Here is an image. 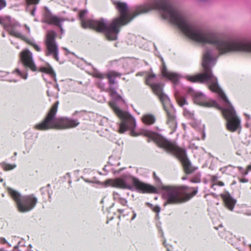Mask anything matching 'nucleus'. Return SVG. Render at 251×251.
Masks as SVG:
<instances>
[{
	"label": "nucleus",
	"mask_w": 251,
	"mask_h": 251,
	"mask_svg": "<svg viewBox=\"0 0 251 251\" xmlns=\"http://www.w3.org/2000/svg\"><path fill=\"white\" fill-rule=\"evenodd\" d=\"M25 27L27 30V31L28 33H29L30 32V29L28 27H27L26 25H25Z\"/></svg>",
	"instance_id": "obj_44"
},
{
	"label": "nucleus",
	"mask_w": 251,
	"mask_h": 251,
	"mask_svg": "<svg viewBox=\"0 0 251 251\" xmlns=\"http://www.w3.org/2000/svg\"><path fill=\"white\" fill-rule=\"evenodd\" d=\"M59 103V101L57 100L52 105L44 120L34 126V129L39 130H47L50 129H63L74 128L79 125V122L77 120L67 117H56Z\"/></svg>",
	"instance_id": "obj_4"
},
{
	"label": "nucleus",
	"mask_w": 251,
	"mask_h": 251,
	"mask_svg": "<svg viewBox=\"0 0 251 251\" xmlns=\"http://www.w3.org/2000/svg\"><path fill=\"white\" fill-rule=\"evenodd\" d=\"M191 182H192L193 183H200L201 182L200 176H196V177H195L194 178L192 179L191 180Z\"/></svg>",
	"instance_id": "obj_28"
},
{
	"label": "nucleus",
	"mask_w": 251,
	"mask_h": 251,
	"mask_svg": "<svg viewBox=\"0 0 251 251\" xmlns=\"http://www.w3.org/2000/svg\"><path fill=\"white\" fill-rule=\"evenodd\" d=\"M172 246L170 245V246H169V245L167 246L166 248V249H167V251H173V250H172Z\"/></svg>",
	"instance_id": "obj_38"
},
{
	"label": "nucleus",
	"mask_w": 251,
	"mask_h": 251,
	"mask_svg": "<svg viewBox=\"0 0 251 251\" xmlns=\"http://www.w3.org/2000/svg\"><path fill=\"white\" fill-rule=\"evenodd\" d=\"M142 120L145 124L151 125L155 122L156 118L153 114H147L142 117Z\"/></svg>",
	"instance_id": "obj_18"
},
{
	"label": "nucleus",
	"mask_w": 251,
	"mask_h": 251,
	"mask_svg": "<svg viewBox=\"0 0 251 251\" xmlns=\"http://www.w3.org/2000/svg\"><path fill=\"white\" fill-rule=\"evenodd\" d=\"M7 244L8 245V246H11V244H10L9 242H8V243H7Z\"/></svg>",
	"instance_id": "obj_55"
},
{
	"label": "nucleus",
	"mask_w": 251,
	"mask_h": 251,
	"mask_svg": "<svg viewBox=\"0 0 251 251\" xmlns=\"http://www.w3.org/2000/svg\"><path fill=\"white\" fill-rule=\"evenodd\" d=\"M205 95H194V102L201 106L211 107H214L222 110V114L226 120V126L228 130L234 132L241 126V120L237 116L236 111L229 100L226 95H219L220 99L224 103L225 107L221 108L215 100H203V96Z\"/></svg>",
	"instance_id": "obj_2"
},
{
	"label": "nucleus",
	"mask_w": 251,
	"mask_h": 251,
	"mask_svg": "<svg viewBox=\"0 0 251 251\" xmlns=\"http://www.w3.org/2000/svg\"><path fill=\"white\" fill-rule=\"evenodd\" d=\"M218 178V177L217 176H213L211 178V181L214 183H216L217 181V179Z\"/></svg>",
	"instance_id": "obj_34"
},
{
	"label": "nucleus",
	"mask_w": 251,
	"mask_h": 251,
	"mask_svg": "<svg viewBox=\"0 0 251 251\" xmlns=\"http://www.w3.org/2000/svg\"><path fill=\"white\" fill-rule=\"evenodd\" d=\"M40 0H26L27 4H36L38 3Z\"/></svg>",
	"instance_id": "obj_29"
},
{
	"label": "nucleus",
	"mask_w": 251,
	"mask_h": 251,
	"mask_svg": "<svg viewBox=\"0 0 251 251\" xmlns=\"http://www.w3.org/2000/svg\"><path fill=\"white\" fill-rule=\"evenodd\" d=\"M223 198L225 203L226 206L231 211H232L234 208V205L236 201L232 198L229 193H227L223 196Z\"/></svg>",
	"instance_id": "obj_17"
},
{
	"label": "nucleus",
	"mask_w": 251,
	"mask_h": 251,
	"mask_svg": "<svg viewBox=\"0 0 251 251\" xmlns=\"http://www.w3.org/2000/svg\"><path fill=\"white\" fill-rule=\"evenodd\" d=\"M93 75L95 77H97V78H103L104 77V76L103 74H101L100 73L98 72H94Z\"/></svg>",
	"instance_id": "obj_30"
},
{
	"label": "nucleus",
	"mask_w": 251,
	"mask_h": 251,
	"mask_svg": "<svg viewBox=\"0 0 251 251\" xmlns=\"http://www.w3.org/2000/svg\"><path fill=\"white\" fill-rule=\"evenodd\" d=\"M163 245L165 247H167V246L168 245V244H167L166 243V240L165 239L164 241H163Z\"/></svg>",
	"instance_id": "obj_40"
},
{
	"label": "nucleus",
	"mask_w": 251,
	"mask_h": 251,
	"mask_svg": "<svg viewBox=\"0 0 251 251\" xmlns=\"http://www.w3.org/2000/svg\"><path fill=\"white\" fill-rule=\"evenodd\" d=\"M162 75L171 80L174 83H176L179 78V75L176 73L168 71L165 64L163 63V67L161 69Z\"/></svg>",
	"instance_id": "obj_16"
},
{
	"label": "nucleus",
	"mask_w": 251,
	"mask_h": 251,
	"mask_svg": "<svg viewBox=\"0 0 251 251\" xmlns=\"http://www.w3.org/2000/svg\"><path fill=\"white\" fill-rule=\"evenodd\" d=\"M30 248H32V245L31 244H29V246H28Z\"/></svg>",
	"instance_id": "obj_52"
},
{
	"label": "nucleus",
	"mask_w": 251,
	"mask_h": 251,
	"mask_svg": "<svg viewBox=\"0 0 251 251\" xmlns=\"http://www.w3.org/2000/svg\"><path fill=\"white\" fill-rule=\"evenodd\" d=\"M248 172H249V171L247 170L246 171H245V172L244 173V174L245 175H247L248 174Z\"/></svg>",
	"instance_id": "obj_50"
},
{
	"label": "nucleus",
	"mask_w": 251,
	"mask_h": 251,
	"mask_svg": "<svg viewBox=\"0 0 251 251\" xmlns=\"http://www.w3.org/2000/svg\"><path fill=\"white\" fill-rule=\"evenodd\" d=\"M111 100L108 102L109 105L114 113L121 119L119 125V132L124 133L127 129H130V134L133 136H137L133 129L136 126L134 118L128 112L122 109V107L127 106L126 100L121 95H111Z\"/></svg>",
	"instance_id": "obj_6"
},
{
	"label": "nucleus",
	"mask_w": 251,
	"mask_h": 251,
	"mask_svg": "<svg viewBox=\"0 0 251 251\" xmlns=\"http://www.w3.org/2000/svg\"><path fill=\"white\" fill-rule=\"evenodd\" d=\"M118 211L120 213H124V209H119L118 210Z\"/></svg>",
	"instance_id": "obj_41"
},
{
	"label": "nucleus",
	"mask_w": 251,
	"mask_h": 251,
	"mask_svg": "<svg viewBox=\"0 0 251 251\" xmlns=\"http://www.w3.org/2000/svg\"><path fill=\"white\" fill-rule=\"evenodd\" d=\"M15 72H17V73L19 75H20L23 78L25 79H26L27 76V74H23L18 69H16Z\"/></svg>",
	"instance_id": "obj_27"
},
{
	"label": "nucleus",
	"mask_w": 251,
	"mask_h": 251,
	"mask_svg": "<svg viewBox=\"0 0 251 251\" xmlns=\"http://www.w3.org/2000/svg\"><path fill=\"white\" fill-rule=\"evenodd\" d=\"M105 185L117 187L123 189L133 191L134 187L142 193H157V190L154 186L141 181L138 178L129 176L126 178H117L114 179H108L105 182Z\"/></svg>",
	"instance_id": "obj_8"
},
{
	"label": "nucleus",
	"mask_w": 251,
	"mask_h": 251,
	"mask_svg": "<svg viewBox=\"0 0 251 251\" xmlns=\"http://www.w3.org/2000/svg\"><path fill=\"white\" fill-rule=\"evenodd\" d=\"M6 5V2L5 0H0V10L5 7Z\"/></svg>",
	"instance_id": "obj_32"
},
{
	"label": "nucleus",
	"mask_w": 251,
	"mask_h": 251,
	"mask_svg": "<svg viewBox=\"0 0 251 251\" xmlns=\"http://www.w3.org/2000/svg\"><path fill=\"white\" fill-rule=\"evenodd\" d=\"M64 21L63 19L52 15L49 11H47L44 15L43 22L50 25H54L58 26H60V24Z\"/></svg>",
	"instance_id": "obj_15"
},
{
	"label": "nucleus",
	"mask_w": 251,
	"mask_h": 251,
	"mask_svg": "<svg viewBox=\"0 0 251 251\" xmlns=\"http://www.w3.org/2000/svg\"><path fill=\"white\" fill-rule=\"evenodd\" d=\"M21 243V242H19L18 243V244L14 247V249H18V248H19V246L20 245Z\"/></svg>",
	"instance_id": "obj_42"
},
{
	"label": "nucleus",
	"mask_w": 251,
	"mask_h": 251,
	"mask_svg": "<svg viewBox=\"0 0 251 251\" xmlns=\"http://www.w3.org/2000/svg\"><path fill=\"white\" fill-rule=\"evenodd\" d=\"M121 75L116 72L114 71H110L107 73L106 74L107 77L109 79V82L110 84H114L115 81V78L117 77L120 76Z\"/></svg>",
	"instance_id": "obj_19"
},
{
	"label": "nucleus",
	"mask_w": 251,
	"mask_h": 251,
	"mask_svg": "<svg viewBox=\"0 0 251 251\" xmlns=\"http://www.w3.org/2000/svg\"><path fill=\"white\" fill-rule=\"evenodd\" d=\"M239 181L241 183H247L249 182L248 179L245 177L240 178Z\"/></svg>",
	"instance_id": "obj_35"
},
{
	"label": "nucleus",
	"mask_w": 251,
	"mask_h": 251,
	"mask_svg": "<svg viewBox=\"0 0 251 251\" xmlns=\"http://www.w3.org/2000/svg\"><path fill=\"white\" fill-rule=\"evenodd\" d=\"M146 84L150 85L153 92L156 94H163V85L161 84H153L152 81L155 78L156 75L151 71L146 73Z\"/></svg>",
	"instance_id": "obj_14"
},
{
	"label": "nucleus",
	"mask_w": 251,
	"mask_h": 251,
	"mask_svg": "<svg viewBox=\"0 0 251 251\" xmlns=\"http://www.w3.org/2000/svg\"><path fill=\"white\" fill-rule=\"evenodd\" d=\"M0 166L5 171L12 170L17 167L16 164H9L5 162L0 163Z\"/></svg>",
	"instance_id": "obj_20"
},
{
	"label": "nucleus",
	"mask_w": 251,
	"mask_h": 251,
	"mask_svg": "<svg viewBox=\"0 0 251 251\" xmlns=\"http://www.w3.org/2000/svg\"><path fill=\"white\" fill-rule=\"evenodd\" d=\"M85 181L88 183H91L92 182L88 179H85Z\"/></svg>",
	"instance_id": "obj_48"
},
{
	"label": "nucleus",
	"mask_w": 251,
	"mask_h": 251,
	"mask_svg": "<svg viewBox=\"0 0 251 251\" xmlns=\"http://www.w3.org/2000/svg\"><path fill=\"white\" fill-rule=\"evenodd\" d=\"M225 184L223 182L221 181H218L216 183H213L211 185V188L214 189V190H216V188L214 187L216 185H218L219 186H224Z\"/></svg>",
	"instance_id": "obj_26"
},
{
	"label": "nucleus",
	"mask_w": 251,
	"mask_h": 251,
	"mask_svg": "<svg viewBox=\"0 0 251 251\" xmlns=\"http://www.w3.org/2000/svg\"><path fill=\"white\" fill-rule=\"evenodd\" d=\"M56 34L53 30H50L47 32L45 43L46 47L45 53L46 56H52L56 61L59 60L58 48L55 38Z\"/></svg>",
	"instance_id": "obj_10"
},
{
	"label": "nucleus",
	"mask_w": 251,
	"mask_h": 251,
	"mask_svg": "<svg viewBox=\"0 0 251 251\" xmlns=\"http://www.w3.org/2000/svg\"><path fill=\"white\" fill-rule=\"evenodd\" d=\"M188 188L189 187L185 185L163 186L162 190L164 192L162 196L166 201L164 205L180 204L189 201L198 193V187L195 188L191 193L186 192Z\"/></svg>",
	"instance_id": "obj_7"
},
{
	"label": "nucleus",
	"mask_w": 251,
	"mask_h": 251,
	"mask_svg": "<svg viewBox=\"0 0 251 251\" xmlns=\"http://www.w3.org/2000/svg\"><path fill=\"white\" fill-rule=\"evenodd\" d=\"M245 115L246 116V117L247 118H249V119H250V115H249V114H248L245 113Z\"/></svg>",
	"instance_id": "obj_47"
},
{
	"label": "nucleus",
	"mask_w": 251,
	"mask_h": 251,
	"mask_svg": "<svg viewBox=\"0 0 251 251\" xmlns=\"http://www.w3.org/2000/svg\"><path fill=\"white\" fill-rule=\"evenodd\" d=\"M175 98L178 105L182 107L187 103L186 99L182 97V95H175Z\"/></svg>",
	"instance_id": "obj_22"
},
{
	"label": "nucleus",
	"mask_w": 251,
	"mask_h": 251,
	"mask_svg": "<svg viewBox=\"0 0 251 251\" xmlns=\"http://www.w3.org/2000/svg\"><path fill=\"white\" fill-rule=\"evenodd\" d=\"M151 209L154 212L156 213L157 214H158L160 212V207L159 205L153 206Z\"/></svg>",
	"instance_id": "obj_31"
},
{
	"label": "nucleus",
	"mask_w": 251,
	"mask_h": 251,
	"mask_svg": "<svg viewBox=\"0 0 251 251\" xmlns=\"http://www.w3.org/2000/svg\"><path fill=\"white\" fill-rule=\"evenodd\" d=\"M216 59L217 57L214 54L213 50H206L203 55V73L195 75H187L185 77L188 80L192 82L209 81L211 83L209 85V89L213 93L224 94L223 90L217 84L216 78L213 76L209 69L211 66L214 65Z\"/></svg>",
	"instance_id": "obj_5"
},
{
	"label": "nucleus",
	"mask_w": 251,
	"mask_h": 251,
	"mask_svg": "<svg viewBox=\"0 0 251 251\" xmlns=\"http://www.w3.org/2000/svg\"><path fill=\"white\" fill-rule=\"evenodd\" d=\"M120 13V17L113 20L104 28V33L109 40H115L120 31V27L126 25L136 16L153 9L159 10L162 17L177 26L190 39L197 42L214 45L220 55V39L216 33L209 31L201 25L191 22L180 11L167 0H156L154 3L137 7L131 16L127 12L126 4L124 2L115 3Z\"/></svg>",
	"instance_id": "obj_1"
},
{
	"label": "nucleus",
	"mask_w": 251,
	"mask_h": 251,
	"mask_svg": "<svg viewBox=\"0 0 251 251\" xmlns=\"http://www.w3.org/2000/svg\"><path fill=\"white\" fill-rule=\"evenodd\" d=\"M114 199L118 201L121 204L124 206H128L127 204V201L126 199L119 197V194L118 193H113Z\"/></svg>",
	"instance_id": "obj_21"
},
{
	"label": "nucleus",
	"mask_w": 251,
	"mask_h": 251,
	"mask_svg": "<svg viewBox=\"0 0 251 251\" xmlns=\"http://www.w3.org/2000/svg\"><path fill=\"white\" fill-rule=\"evenodd\" d=\"M153 175H154V178H155L156 180H158L159 181H160V180L159 179V178H158L157 177V176H156V174L155 173H153Z\"/></svg>",
	"instance_id": "obj_43"
},
{
	"label": "nucleus",
	"mask_w": 251,
	"mask_h": 251,
	"mask_svg": "<svg viewBox=\"0 0 251 251\" xmlns=\"http://www.w3.org/2000/svg\"><path fill=\"white\" fill-rule=\"evenodd\" d=\"M132 213H133V216L131 219V221H133V220H134L137 216L136 213L134 210L132 211Z\"/></svg>",
	"instance_id": "obj_36"
},
{
	"label": "nucleus",
	"mask_w": 251,
	"mask_h": 251,
	"mask_svg": "<svg viewBox=\"0 0 251 251\" xmlns=\"http://www.w3.org/2000/svg\"><path fill=\"white\" fill-rule=\"evenodd\" d=\"M11 197L15 201L18 210L22 213L33 209L37 202V198L33 194L22 196L21 194L11 188H7Z\"/></svg>",
	"instance_id": "obj_9"
},
{
	"label": "nucleus",
	"mask_w": 251,
	"mask_h": 251,
	"mask_svg": "<svg viewBox=\"0 0 251 251\" xmlns=\"http://www.w3.org/2000/svg\"><path fill=\"white\" fill-rule=\"evenodd\" d=\"M247 170L250 171L251 170V165H249L247 167Z\"/></svg>",
	"instance_id": "obj_45"
},
{
	"label": "nucleus",
	"mask_w": 251,
	"mask_h": 251,
	"mask_svg": "<svg viewBox=\"0 0 251 251\" xmlns=\"http://www.w3.org/2000/svg\"><path fill=\"white\" fill-rule=\"evenodd\" d=\"M17 153L16 152H14V155L15 156H17Z\"/></svg>",
	"instance_id": "obj_51"
},
{
	"label": "nucleus",
	"mask_w": 251,
	"mask_h": 251,
	"mask_svg": "<svg viewBox=\"0 0 251 251\" xmlns=\"http://www.w3.org/2000/svg\"><path fill=\"white\" fill-rule=\"evenodd\" d=\"M111 91L112 94H115V93H116V92H115V91L113 89H111Z\"/></svg>",
	"instance_id": "obj_49"
},
{
	"label": "nucleus",
	"mask_w": 251,
	"mask_h": 251,
	"mask_svg": "<svg viewBox=\"0 0 251 251\" xmlns=\"http://www.w3.org/2000/svg\"><path fill=\"white\" fill-rule=\"evenodd\" d=\"M146 204H147V205H148V206H149L151 208H152V207L153 206V205L151 203H150V202H147Z\"/></svg>",
	"instance_id": "obj_39"
},
{
	"label": "nucleus",
	"mask_w": 251,
	"mask_h": 251,
	"mask_svg": "<svg viewBox=\"0 0 251 251\" xmlns=\"http://www.w3.org/2000/svg\"><path fill=\"white\" fill-rule=\"evenodd\" d=\"M78 112H79V111H75L73 113V116H75V115H76V114L77 113H78Z\"/></svg>",
	"instance_id": "obj_46"
},
{
	"label": "nucleus",
	"mask_w": 251,
	"mask_h": 251,
	"mask_svg": "<svg viewBox=\"0 0 251 251\" xmlns=\"http://www.w3.org/2000/svg\"><path fill=\"white\" fill-rule=\"evenodd\" d=\"M87 13V11L83 10L80 11L79 18L81 21L82 26L83 28H90L94 29L98 32H104L106 27V21L103 19L99 20L85 19L84 17Z\"/></svg>",
	"instance_id": "obj_11"
},
{
	"label": "nucleus",
	"mask_w": 251,
	"mask_h": 251,
	"mask_svg": "<svg viewBox=\"0 0 251 251\" xmlns=\"http://www.w3.org/2000/svg\"><path fill=\"white\" fill-rule=\"evenodd\" d=\"M31 45L33 47V48L36 50L37 51H40L41 50V49L40 47L36 45V44H31Z\"/></svg>",
	"instance_id": "obj_33"
},
{
	"label": "nucleus",
	"mask_w": 251,
	"mask_h": 251,
	"mask_svg": "<svg viewBox=\"0 0 251 251\" xmlns=\"http://www.w3.org/2000/svg\"><path fill=\"white\" fill-rule=\"evenodd\" d=\"M20 56L22 63L26 67L29 68L33 71H36V67L32 59V53L27 50L21 52Z\"/></svg>",
	"instance_id": "obj_13"
},
{
	"label": "nucleus",
	"mask_w": 251,
	"mask_h": 251,
	"mask_svg": "<svg viewBox=\"0 0 251 251\" xmlns=\"http://www.w3.org/2000/svg\"><path fill=\"white\" fill-rule=\"evenodd\" d=\"M0 241L3 244L8 243V242L5 239V238L2 237L0 238Z\"/></svg>",
	"instance_id": "obj_37"
},
{
	"label": "nucleus",
	"mask_w": 251,
	"mask_h": 251,
	"mask_svg": "<svg viewBox=\"0 0 251 251\" xmlns=\"http://www.w3.org/2000/svg\"><path fill=\"white\" fill-rule=\"evenodd\" d=\"M183 180H185L186 179V178L185 177H183L182 178Z\"/></svg>",
	"instance_id": "obj_53"
},
{
	"label": "nucleus",
	"mask_w": 251,
	"mask_h": 251,
	"mask_svg": "<svg viewBox=\"0 0 251 251\" xmlns=\"http://www.w3.org/2000/svg\"><path fill=\"white\" fill-rule=\"evenodd\" d=\"M0 182H2L3 181V179L2 178H0Z\"/></svg>",
	"instance_id": "obj_54"
},
{
	"label": "nucleus",
	"mask_w": 251,
	"mask_h": 251,
	"mask_svg": "<svg viewBox=\"0 0 251 251\" xmlns=\"http://www.w3.org/2000/svg\"><path fill=\"white\" fill-rule=\"evenodd\" d=\"M10 33L12 35L21 38L23 40H24L25 38L24 35H23L20 32L16 31L14 28L10 30Z\"/></svg>",
	"instance_id": "obj_24"
},
{
	"label": "nucleus",
	"mask_w": 251,
	"mask_h": 251,
	"mask_svg": "<svg viewBox=\"0 0 251 251\" xmlns=\"http://www.w3.org/2000/svg\"><path fill=\"white\" fill-rule=\"evenodd\" d=\"M158 96L164 109L167 113L168 123L171 124L173 126L175 125L176 121V117L174 115L175 109L171 103L170 98L168 95H158Z\"/></svg>",
	"instance_id": "obj_12"
},
{
	"label": "nucleus",
	"mask_w": 251,
	"mask_h": 251,
	"mask_svg": "<svg viewBox=\"0 0 251 251\" xmlns=\"http://www.w3.org/2000/svg\"><path fill=\"white\" fill-rule=\"evenodd\" d=\"M10 19L8 17H0V24L2 25L4 27L9 25L10 23Z\"/></svg>",
	"instance_id": "obj_25"
},
{
	"label": "nucleus",
	"mask_w": 251,
	"mask_h": 251,
	"mask_svg": "<svg viewBox=\"0 0 251 251\" xmlns=\"http://www.w3.org/2000/svg\"><path fill=\"white\" fill-rule=\"evenodd\" d=\"M144 135L149 137L148 142L152 140L158 147L164 149L167 153H171L178 158L182 163L186 174H191L198 169L192 165L187 156L185 150L179 147L175 143L155 132L147 131L144 133Z\"/></svg>",
	"instance_id": "obj_3"
},
{
	"label": "nucleus",
	"mask_w": 251,
	"mask_h": 251,
	"mask_svg": "<svg viewBox=\"0 0 251 251\" xmlns=\"http://www.w3.org/2000/svg\"><path fill=\"white\" fill-rule=\"evenodd\" d=\"M40 71L50 74L53 77L55 76L54 72H53L52 69L50 67H41L40 68Z\"/></svg>",
	"instance_id": "obj_23"
}]
</instances>
